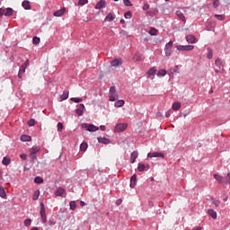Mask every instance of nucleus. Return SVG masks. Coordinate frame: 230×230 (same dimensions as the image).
Instances as JSON below:
<instances>
[{"label":"nucleus","mask_w":230,"mask_h":230,"mask_svg":"<svg viewBox=\"0 0 230 230\" xmlns=\"http://www.w3.org/2000/svg\"><path fill=\"white\" fill-rule=\"evenodd\" d=\"M111 67H119V66L123 65V59L121 58H115L111 61Z\"/></svg>","instance_id":"7"},{"label":"nucleus","mask_w":230,"mask_h":230,"mask_svg":"<svg viewBox=\"0 0 230 230\" xmlns=\"http://www.w3.org/2000/svg\"><path fill=\"white\" fill-rule=\"evenodd\" d=\"M207 50V58H208V60H211V58H213V49H211V48H208Z\"/></svg>","instance_id":"31"},{"label":"nucleus","mask_w":230,"mask_h":230,"mask_svg":"<svg viewBox=\"0 0 230 230\" xmlns=\"http://www.w3.org/2000/svg\"><path fill=\"white\" fill-rule=\"evenodd\" d=\"M208 213L209 217H211V218H213V220H217V211H215V210L209 208V209L208 210Z\"/></svg>","instance_id":"23"},{"label":"nucleus","mask_w":230,"mask_h":230,"mask_svg":"<svg viewBox=\"0 0 230 230\" xmlns=\"http://www.w3.org/2000/svg\"><path fill=\"white\" fill-rule=\"evenodd\" d=\"M98 139V143H102V145H110L111 144V139L103 137H100L97 138Z\"/></svg>","instance_id":"14"},{"label":"nucleus","mask_w":230,"mask_h":230,"mask_svg":"<svg viewBox=\"0 0 230 230\" xmlns=\"http://www.w3.org/2000/svg\"><path fill=\"white\" fill-rule=\"evenodd\" d=\"M31 230H39V227L33 226Z\"/></svg>","instance_id":"64"},{"label":"nucleus","mask_w":230,"mask_h":230,"mask_svg":"<svg viewBox=\"0 0 230 230\" xmlns=\"http://www.w3.org/2000/svg\"><path fill=\"white\" fill-rule=\"evenodd\" d=\"M26 69H27L26 66L22 65L20 69H19L20 74H23L24 75V73H26Z\"/></svg>","instance_id":"49"},{"label":"nucleus","mask_w":230,"mask_h":230,"mask_svg":"<svg viewBox=\"0 0 230 230\" xmlns=\"http://www.w3.org/2000/svg\"><path fill=\"white\" fill-rule=\"evenodd\" d=\"M150 8V4H145L144 5H143V7H142V9L145 11V12H146V10H148Z\"/></svg>","instance_id":"56"},{"label":"nucleus","mask_w":230,"mask_h":230,"mask_svg":"<svg viewBox=\"0 0 230 230\" xmlns=\"http://www.w3.org/2000/svg\"><path fill=\"white\" fill-rule=\"evenodd\" d=\"M186 40L189 44H195L197 38L195 36L190 34L186 36Z\"/></svg>","instance_id":"15"},{"label":"nucleus","mask_w":230,"mask_h":230,"mask_svg":"<svg viewBox=\"0 0 230 230\" xmlns=\"http://www.w3.org/2000/svg\"><path fill=\"white\" fill-rule=\"evenodd\" d=\"M125 19H132V12L128 11L124 14Z\"/></svg>","instance_id":"45"},{"label":"nucleus","mask_w":230,"mask_h":230,"mask_svg":"<svg viewBox=\"0 0 230 230\" xmlns=\"http://www.w3.org/2000/svg\"><path fill=\"white\" fill-rule=\"evenodd\" d=\"M226 182H228V184H230V172L227 173V175L226 177Z\"/></svg>","instance_id":"60"},{"label":"nucleus","mask_w":230,"mask_h":230,"mask_svg":"<svg viewBox=\"0 0 230 230\" xmlns=\"http://www.w3.org/2000/svg\"><path fill=\"white\" fill-rule=\"evenodd\" d=\"M147 157H161L162 159H164V153L161 152H153V153H148Z\"/></svg>","instance_id":"9"},{"label":"nucleus","mask_w":230,"mask_h":230,"mask_svg":"<svg viewBox=\"0 0 230 230\" xmlns=\"http://www.w3.org/2000/svg\"><path fill=\"white\" fill-rule=\"evenodd\" d=\"M20 139L22 142H30V141H31V137L30 135H22L20 137Z\"/></svg>","instance_id":"22"},{"label":"nucleus","mask_w":230,"mask_h":230,"mask_svg":"<svg viewBox=\"0 0 230 230\" xmlns=\"http://www.w3.org/2000/svg\"><path fill=\"white\" fill-rule=\"evenodd\" d=\"M214 179H217V181L219 182V184H224L226 182V179H224V176H220V174H213Z\"/></svg>","instance_id":"17"},{"label":"nucleus","mask_w":230,"mask_h":230,"mask_svg":"<svg viewBox=\"0 0 230 230\" xmlns=\"http://www.w3.org/2000/svg\"><path fill=\"white\" fill-rule=\"evenodd\" d=\"M172 48H173V41H169L165 44L164 54L165 57H170L172 55Z\"/></svg>","instance_id":"6"},{"label":"nucleus","mask_w":230,"mask_h":230,"mask_svg":"<svg viewBox=\"0 0 230 230\" xmlns=\"http://www.w3.org/2000/svg\"><path fill=\"white\" fill-rule=\"evenodd\" d=\"M195 49V46L193 45H177L176 49L178 51H191Z\"/></svg>","instance_id":"3"},{"label":"nucleus","mask_w":230,"mask_h":230,"mask_svg":"<svg viewBox=\"0 0 230 230\" xmlns=\"http://www.w3.org/2000/svg\"><path fill=\"white\" fill-rule=\"evenodd\" d=\"M32 43L37 46L38 44H40V38L37 37V36H34L32 38Z\"/></svg>","instance_id":"36"},{"label":"nucleus","mask_w":230,"mask_h":230,"mask_svg":"<svg viewBox=\"0 0 230 230\" xmlns=\"http://www.w3.org/2000/svg\"><path fill=\"white\" fill-rule=\"evenodd\" d=\"M84 111H85V105L81 103L78 105L77 109L75 110V114H77V116H84Z\"/></svg>","instance_id":"8"},{"label":"nucleus","mask_w":230,"mask_h":230,"mask_svg":"<svg viewBox=\"0 0 230 230\" xmlns=\"http://www.w3.org/2000/svg\"><path fill=\"white\" fill-rule=\"evenodd\" d=\"M30 157L31 159V161H36L37 159V155L33 154V153H31L30 154Z\"/></svg>","instance_id":"53"},{"label":"nucleus","mask_w":230,"mask_h":230,"mask_svg":"<svg viewBox=\"0 0 230 230\" xmlns=\"http://www.w3.org/2000/svg\"><path fill=\"white\" fill-rule=\"evenodd\" d=\"M114 19H116V16H114L112 13H110L104 18V22H112V21H114Z\"/></svg>","instance_id":"18"},{"label":"nucleus","mask_w":230,"mask_h":230,"mask_svg":"<svg viewBox=\"0 0 230 230\" xmlns=\"http://www.w3.org/2000/svg\"><path fill=\"white\" fill-rule=\"evenodd\" d=\"M100 128L102 132H105V130H107V128L104 125H101Z\"/></svg>","instance_id":"61"},{"label":"nucleus","mask_w":230,"mask_h":230,"mask_svg":"<svg viewBox=\"0 0 230 230\" xmlns=\"http://www.w3.org/2000/svg\"><path fill=\"white\" fill-rule=\"evenodd\" d=\"M156 75L158 76V78H163V76H166V70L164 69L158 70Z\"/></svg>","instance_id":"25"},{"label":"nucleus","mask_w":230,"mask_h":230,"mask_svg":"<svg viewBox=\"0 0 230 230\" xmlns=\"http://www.w3.org/2000/svg\"><path fill=\"white\" fill-rule=\"evenodd\" d=\"M127 127H128V124L127 123H119L115 126L114 132H125Z\"/></svg>","instance_id":"5"},{"label":"nucleus","mask_w":230,"mask_h":230,"mask_svg":"<svg viewBox=\"0 0 230 230\" xmlns=\"http://www.w3.org/2000/svg\"><path fill=\"white\" fill-rule=\"evenodd\" d=\"M216 19H217L218 21H224V17L222 16V14H215Z\"/></svg>","instance_id":"54"},{"label":"nucleus","mask_w":230,"mask_h":230,"mask_svg":"<svg viewBox=\"0 0 230 230\" xmlns=\"http://www.w3.org/2000/svg\"><path fill=\"white\" fill-rule=\"evenodd\" d=\"M212 4L213 8H218V6H220V0H214Z\"/></svg>","instance_id":"43"},{"label":"nucleus","mask_w":230,"mask_h":230,"mask_svg":"<svg viewBox=\"0 0 230 230\" xmlns=\"http://www.w3.org/2000/svg\"><path fill=\"white\" fill-rule=\"evenodd\" d=\"M39 152H40V147H39V146H33V147L31 148V154H35V155H37V154H39Z\"/></svg>","instance_id":"40"},{"label":"nucleus","mask_w":230,"mask_h":230,"mask_svg":"<svg viewBox=\"0 0 230 230\" xmlns=\"http://www.w3.org/2000/svg\"><path fill=\"white\" fill-rule=\"evenodd\" d=\"M28 127H35V119H31L28 121Z\"/></svg>","instance_id":"46"},{"label":"nucleus","mask_w":230,"mask_h":230,"mask_svg":"<svg viewBox=\"0 0 230 230\" xmlns=\"http://www.w3.org/2000/svg\"><path fill=\"white\" fill-rule=\"evenodd\" d=\"M5 12H6V9L1 7V8H0V17H3V15H4V13H5Z\"/></svg>","instance_id":"55"},{"label":"nucleus","mask_w":230,"mask_h":230,"mask_svg":"<svg viewBox=\"0 0 230 230\" xmlns=\"http://www.w3.org/2000/svg\"><path fill=\"white\" fill-rule=\"evenodd\" d=\"M156 116H157V118H162L163 113H161V112H157V113H156Z\"/></svg>","instance_id":"63"},{"label":"nucleus","mask_w":230,"mask_h":230,"mask_svg":"<svg viewBox=\"0 0 230 230\" xmlns=\"http://www.w3.org/2000/svg\"><path fill=\"white\" fill-rule=\"evenodd\" d=\"M22 6L24 8V10H31V4L29 0H24L22 3Z\"/></svg>","instance_id":"19"},{"label":"nucleus","mask_w":230,"mask_h":230,"mask_svg":"<svg viewBox=\"0 0 230 230\" xmlns=\"http://www.w3.org/2000/svg\"><path fill=\"white\" fill-rule=\"evenodd\" d=\"M82 128H85L88 132H96L100 130V128L98 126H95L94 124H89V123H83Z\"/></svg>","instance_id":"1"},{"label":"nucleus","mask_w":230,"mask_h":230,"mask_svg":"<svg viewBox=\"0 0 230 230\" xmlns=\"http://www.w3.org/2000/svg\"><path fill=\"white\" fill-rule=\"evenodd\" d=\"M159 33V31L154 27H152L149 31V35H152L153 37L157 35Z\"/></svg>","instance_id":"33"},{"label":"nucleus","mask_w":230,"mask_h":230,"mask_svg":"<svg viewBox=\"0 0 230 230\" xmlns=\"http://www.w3.org/2000/svg\"><path fill=\"white\" fill-rule=\"evenodd\" d=\"M179 109H181V102H173L172 111H179Z\"/></svg>","instance_id":"38"},{"label":"nucleus","mask_w":230,"mask_h":230,"mask_svg":"<svg viewBox=\"0 0 230 230\" xmlns=\"http://www.w3.org/2000/svg\"><path fill=\"white\" fill-rule=\"evenodd\" d=\"M138 172H145L146 170V165L145 164L139 163L137 165Z\"/></svg>","instance_id":"29"},{"label":"nucleus","mask_w":230,"mask_h":230,"mask_svg":"<svg viewBox=\"0 0 230 230\" xmlns=\"http://www.w3.org/2000/svg\"><path fill=\"white\" fill-rule=\"evenodd\" d=\"M64 193H66V190L62 187L57 189L55 195L56 197H63Z\"/></svg>","instance_id":"16"},{"label":"nucleus","mask_w":230,"mask_h":230,"mask_svg":"<svg viewBox=\"0 0 230 230\" xmlns=\"http://www.w3.org/2000/svg\"><path fill=\"white\" fill-rule=\"evenodd\" d=\"M24 226L26 227H30V226H31V219L28 218V219H25L24 222H23Z\"/></svg>","instance_id":"44"},{"label":"nucleus","mask_w":230,"mask_h":230,"mask_svg":"<svg viewBox=\"0 0 230 230\" xmlns=\"http://www.w3.org/2000/svg\"><path fill=\"white\" fill-rule=\"evenodd\" d=\"M88 145L87 143L84 142L80 145V150L81 152H85L87 150Z\"/></svg>","instance_id":"39"},{"label":"nucleus","mask_w":230,"mask_h":230,"mask_svg":"<svg viewBox=\"0 0 230 230\" xmlns=\"http://www.w3.org/2000/svg\"><path fill=\"white\" fill-rule=\"evenodd\" d=\"M40 215L41 217L42 223L46 224V222H48V217H46V207L42 202L40 203Z\"/></svg>","instance_id":"2"},{"label":"nucleus","mask_w":230,"mask_h":230,"mask_svg":"<svg viewBox=\"0 0 230 230\" xmlns=\"http://www.w3.org/2000/svg\"><path fill=\"white\" fill-rule=\"evenodd\" d=\"M107 6V2L105 0H100L96 5L94 6L95 10H102V8H105Z\"/></svg>","instance_id":"10"},{"label":"nucleus","mask_w":230,"mask_h":230,"mask_svg":"<svg viewBox=\"0 0 230 230\" xmlns=\"http://www.w3.org/2000/svg\"><path fill=\"white\" fill-rule=\"evenodd\" d=\"M12 15H13V9L12 7H7L5 9L4 16L5 17H12Z\"/></svg>","instance_id":"21"},{"label":"nucleus","mask_w":230,"mask_h":230,"mask_svg":"<svg viewBox=\"0 0 230 230\" xmlns=\"http://www.w3.org/2000/svg\"><path fill=\"white\" fill-rule=\"evenodd\" d=\"M57 224V221L53 218L49 219V226H55Z\"/></svg>","instance_id":"50"},{"label":"nucleus","mask_w":230,"mask_h":230,"mask_svg":"<svg viewBox=\"0 0 230 230\" xmlns=\"http://www.w3.org/2000/svg\"><path fill=\"white\" fill-rule=\"evenodd\" d=\"M20 157L22 159V161H26V159H28V155H26V154H22V155H20Z\"/></svg>","instance_id":"57"},{"label":"nucleus","mask_w":230,"mask_h":230,"mask_svg":"<svg viewBox=\"0 0 230 230\" xmlns=\"http://www.w3.org/2000/svg\"><path fill=\"white\" fill-rule=\"evenodd\" d=\"M34 182L36 184H42V182H44V179H42L40 176H37L35 179H34Z\"/></svg>","instance_id":"37"},{"label":"nucleus","mask_w":230,"mask_h":230,"mask_svg":"<svg viewBox=\"0 0 230 230\" xmlns=\"http://www.w3.org/2000/svg\"><path fill=\"white\" fill-rule=\"evenodd\" d=\"M157 73V69H155V66L151 67L147 72V78H152V76H155V74Z\"/></svg>","instance_id":"13"},{"label":"nucleus","mask_w":230,"mask_h":230,"mask_svg":"<svg viewBox=\"0 0 230 230\" xmlns=\"http://www.w3.org/2000/svg\"><path fill=\"white\" fill-rule=\"evenodd\" d=\"M67 98H69V91L63 92V94L60 95V99L64 101V100H67Z\"/></svg>","instance_id":"28"},{"label":"nucleus","mask_w":230,"mask_h":230,"mask_svg":"<svg viewBox=\"0 0 230 230\" xmlns=\"http://www.w3.org/2000/svg\"><path fill=\"white\" fill-rule=\"evenodd\" d=\"M119 33L121 37H128V33L127 32V31L121 30Z\"/></svg>","instance_id":"51"},{"label":"nucleus","mask_w":230,"mask_h":230,"mask_svg":"<svg viewBox=\"0 0 230 230\" xmlns=\"http://www.w3.org/2000/svg\"><path fill=\"white\" fill-rule=\"evenodd\" d=\"M122 202H123V199H117L116 206H121Z\"/></svg>","instance_id":"58"},{"label":"nucleus","mask_w":230,"mask_h":230,"mask_svg":"<svg viewBox=\"0 0 230 230\" xmlns=\"http://www.w3.org/2000/svg\"><path fill=\"white\" fill-rule=\"evenodd\" d=\"M64 13H66L65 7L61 8L60 10H58V11L54 12V16L55 17H62V15H64Z\"/></svg>","instance_id":"20"},{"label":"nucleus","mask_w":230,"mask_h":230,"mask_svg":"<svg viewBox=\"0 0 230 230\" xmlns=\"http://www.w3.org/2000/svg\"><path fill=\"white\" fill-rule=\"evenodd\" d=\"M215 64H216V66H217V67H219V69H220V67H222V59L217 58V59L215 61Z\"/></svg>","instance_id":"47"},{"label":"nucleus","mask_w":230,"mask_h":230,"mask_svg":"<svg viewBox=\"0 0 230 230\" xmlns=\"http://www.w3.org/2000/svg\"><path fill=\"white\" fill-rule=\"evenodd\" d=\"M136 184H137V175L133 174L130 178V188H136Z\"/></svg>","instance_id":"12"},{"label":"nucleus","mask_w":230,"mask_h":230,"mask_svg":"<svg viewBox=\"0 0 230 230\" xmlns=\"http://www.w3.org/2000/svg\"><path fill=\"white\" fill-rule=\"evenodd\" d=\"M210 200L214 204V206H216V208H220V200L215 198H211Z\"/></svg>","instance_id":"32"},{"label":"nucleus","mask_w":230,"mask_h":230,"mask_svg":"<svg viewBox=\"0 0 230 230\" xmlns=\"http://www.w3.org/2000/svg\"><path fill=\"white\" fill-rule=\"evenodd\" d=\"M40 196V190H35L32 196V200H39Z\"/></svg>","instance_id":"27"},{"label":"nucleus","mask_w":230,"mask_h":230,"mask_svg":"<svg viewBox=\"0 0 230 230\" xmlns=\"http://www.w3.org/2000/svg\"><path fill=\"white\" fill-rule=\"evenodd\" d=\"M87 3H89V0H79L77 4H78V6H84V5L87 4Z\"/></svg>","instance_id":"42"},{"label":"nucleus","mask_w":230,"mask_h":230,"mask_svg":"<svg viewBox=\"0 0 230 230\" xmlns=\"http://www.w3.org/2000/svg\"><path fill=\"white\" fill-rule=\"evenodd\" d=\"M123 105H125V101L123 100H119L114 103V107H117V108L123 107Z\"/></svg>","instance_id":"30"},{"label":"nucleus","mask_w":230,"mask_h":230,"mask_svg":"<svg viewBox=\"0 0 230 230\" xmlns=\"http://www.w3.org/2000/svg\"><path fill=\"white\" fill-rule=\"evenodd\" d=\"M176 15L181 21H182V22H186V16H184V13H182V12L177 11Z\"/></svg>","instance_id":"24"},{"label":"nucleus","mask_w":230,"mask_h":230,"mask_svg":"<svg viewBox=\"0 0 230 230\" xmlns=\"http://www.w3.org/2000/svg\"><path fill=\"white\" fill-rule=\"evenodd\" d=\"M22 66H23V67H28L29 66H30V59H27L25 62H24V64L23 65H22Z\"/></svg>","instance_id":"59"},{"label":"nucleus","mask_w":230,"mask_h":230,"mask_svg":"<svg viewBox=\"0 0 230 230\" xmlns=\"http://www.w3.org/2000/svg\"><path fill=\"white\" fill-rule=\"evenodd\" d=\"M171 114H170V111H166L165 112V118H170Z\"/></svg>","instance_id":"62"},{"label":"nucleus","mask_w":230,"mask_h":230,"mask_svg":"<svg viewBox=\"0 0 230 230\" xmlns=\"http://www.w3.org/2000/svg\"><path fill=\"white\" fill-rule=\"evenodd\" d=\"M116 98H118V93H116V86H111L110 88V102H116Z\"/></svg>","instance_id":"4"},{"label":"nucleus","mask_w":230,"mask_h":230,"mask_svg":"<svg viewBox=\"0 0 230 230\" xmlns=\"http://www.w3.org/2000/svg\"><path fill=\"white\" fill-rule=\"evenodd\" d=\"M71 211H75L76 209V201H70L69 202Z\"/></svg>","instance_id":"41"},{"label":"nucleus","mask_w":230,"mask_h":230,"mask_svg":"<svg viewBox=\"0 0 230 230\" xmlns=\"http://www.w3.org/2000/svg\"><path fill=\"white\" fill-rule=\"evenodd\" d=\"M10 163H12V160L8 157H4L2 160V164H4V166H8Z\"/></svg>","instance_id":"26"},{"label":"nucleus","mask_w":230,"mask_h":230,"mask_svg":"<svg viewBox=\"0 0 230 230\" xmlns=\"http://www.w3.org/2000/svg\"><path fill=\"white\" fill-rule=\"evenodd\" d=\"M70 101L74 102V103H81V102H84V99L78 97H72Z\"/></svg>","instance_id":"34"},{"label":"nucleus","mask_w":230,"mask_h":230,"mask_svg":"<svg viewBox=\"0 0 230 230\" xmlns=\"http://www.w3.org/2000/svg\"><path fill=\"white\" fill-rule=\"evenodd\" d=\"M139 156V153L137 151H133L130 155L129 162L131 164H134L136 163V158Z\"/></svg>","instance_id":"11"},{"label":"nucleus","mask_w":230,"mask_h":230,"mask_svg":"<svg viewBox=\"0 0 230 230\" xmlns=\"http://www.w3.org/2000/svg\"><path fill=\"white\" fill-rule=\"evenodd\" d=\"M64 128V124H62V122H58V132H62Z\"/></svg>","instance_id":"48"},{"label":"nucleus","mask_w":230,"mask_h":230,"mask_svg":"<svg viewBox=\"0 0 230 230\" xmlns=\"http://www.w3.org/2000/svg\"><path fill=\"white\" fill-rule=\"evenodd\" d=\"M123 3L126 6H132V3L130 0H123Z\"/></svg>","instance_id":"52"},{"label":"nucleus","mask_w":230,"mask_h":230,"mask_svg":"<svg viewBox=\"0 0 230 230\" xmlns=\"http://www.w3.org/2000/svg\"><path fill=\"white\" fill-rule=\"evenodd\" d=\"M0 197L2 199H6V190H4V188L0 187Z\"/></svg>","instance_id":"35"}]
</instances>
